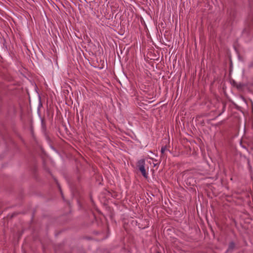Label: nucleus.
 <instances>
[{
	"label": "nucleus",
	"instance_id": "f257e3e1",
	"mask_svg": "<svg viewBox=\"0 0 253 253\" xmlns=\"http://www.w3.org/2000/svg\"><path fill=\"white\" fill-rule=\"evenodd\" d=\"M145 161L144 159H141L139 160L136 164V166L139 171L141 172L142 175L146 178H147L148 173L145 168Z\"/></svg>",
	"mask_w": 253,
	"mask_h": 253
},
{
	"label": "nucleus",
	"instance_id": "7ed1b4c3",
	"mask_svg": "<svg viewBox=\"0 0 253 253\" xmlns=\"http://www.w3.org/2000/svg\"><path fill=\"white\" fill-rule=\"evenodd\" d=\"M234 248V244L232 242L229 244L228 250H233Z\"/></svg>",
	"mask_w": 253,
	"mask_h": 253
},
{
	"label": "nucleus",
	"instance_id": "f03ea898",
	"mask_svg": "<svg viewBox=\"0 0 253 253\" xmlns=\"http://www.w3.org/2000/svg\"><path fill=\"white\" fill-rule=\"evenodd\" d=\"M167 150L166 146H163L161 148V152L163 155H164L165 151Z\"/></svg>",
	"mask_w": 253,
	"mask_h": 253
}]
</instances>
